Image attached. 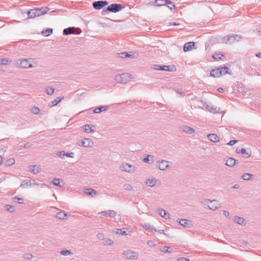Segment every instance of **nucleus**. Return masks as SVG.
I'll return each mask as SVG.
<instances>
[{
	"mask_svg": "<svg viewBox=\"0 0 261 261\" xmlns=\"http://www.w3.org/2000/svg\"><path fill=\"white\" fill-rule=\"evenodd\" d=\"M31 60V59H23L21 60H19L16 62L15 65L16 66L19 67L20 68H30L33 66Z\"/></svg>",
	"mask_w": 261,
	"mask_h": 261,
	"instance_id": "nucleus-1",
	"label": "nucleus"
},
{
	"mask_svg": "<svg viewBox=\"0 0 261 261\" xmlns=\"http://www.w3.org/2000/svg\"><path fill=\"white\" fill-rule=\"evenodd\" d=\"M124 258L129 260H136L138 259V253L134 251L128 250L122 253Z\"/></svg>",
	"mask_w": 261,
	"mask_h": 261,
	"instance_id": "nucleus-2",
	"label": "nucleus"
},
{
	"mask_svg": "<svg viewBox=\"0 0 261 261\" xmlns=\"http://www.w3.org/2000/svg\"><path fill=\"white\" fill-rule=\"evenodd\" d=\"M152 69L155 70H164L169 71H174L176 68L174 65H164L161 66L159 65H153L152 67Z\"/></svg>",
	"mask_w": 261,
	"mask_h": 261,
	"instance_id": "nucleus-3",
	"label": "nucleus"
},
{
	"mask_svg": "<svg viewBox=\"0 0 261 261\" xmlns=\"http://www.w3.org/2000/svg\"><path fill=\"white\" fill-rule=\"evenodd\" d=\"M242 39V38L240 36L238 35H228L226 37H224L222 39V41L223 43H234L235 41L239 42Z\"/></svg>",
	"mask_w": 261,
	"mask_h": 261,
	"instance_id": "nucleus-4",
	"label": "nucleus"
},
{
	"mask_svg": "<svg viewBox=\"0 0 261 261\" xmlns=\"http://www.w3.org/2000/svg\"><path fill=\"white\" fill-rule=\"evenodd\" d=\"M119 168L121 171L129 173H134L136 170V167L134 166L126 163L121 164L120 165Z\"/></svg>",
	"mask_w": 261,
	"mask_h": 261,
	"instance_id": "nucleus-5",
	"label": "nucleus"
},
{
	"mask_svg": "<svg viewBox=\"0 0 261 261\" xmlns=\"http://www.w3.org/2000/svg\"><path fill=\"white\" fill-rule=\"evenodd\" d=\"M169 162L164 160L158 161L156 162V167L161 170L165 171L170 167Z\"/></svg>",
	"mask_w": 261,
	"mask_h": 261,
	"instance_id": "nucleus-6",
	"label": "nucleus"
},
{
	"mask_svg": "<svg viewBox=\"0 0 261 261\" xmlns=\"http://www.w3.org/2000/svg\"><path fill=\"white\" fill-rule=\"evenodd\" d=\"M129 79V74L127 73H124L118 74L115 76V80L119 83L125 84Z\"/></svg>",
	"mask_w": 261,
	"mask_h": 261,
	"instance_id": "nucleus-7",
	"label": "nucleus"
},
{
	"mask_svg": "<svg viewBox=\"0 0 261 261\" xmlns=\"http://www.w3.org/2000/svg\"><path fill=\"white\" fill-rule=\"evenodd\" d=\"M81 30L79 28H75L74 27H69L63 30V34L64 35H69L70 34H80L81 33Z\"/></svg>",
	"mask_w": 261,
	"mask_h": 261,
	"instance_id": "nucleus-8",
	"label": "nucleus"
},
{
	"mask_svg": "<svg viewBox=\"0 0 261 261\" xmlns=\"http://www.w3.org/2000/svg\"><path fill=\"white\" fill-rule=\"evenodd\" d=\"M122 7L121 4H112L107 7V10L109 12L116 13L121 10Z\"/></svg>",
	"mask_w": 261,
	"mask_h": 261,
	"instance_id": "nucleus-9",
	"label": "nucleus"
},
{
	"mask_svg": "<svg viewBox=\"0 0 261 261\" xmlns=\"http://www.w3.org/2000/svg\"><path fill=\"white\" fill-rule=\"evenodd\" d=\"M93 144V140L90 138H84L80 143H77L78 145L84 147H92Z\"/></svg>",
	"mask_w": 261,
	"mask_h": 261,
	"instance_id": "nucleus-10",
	"label": "nucleus"
},
{
	"mask_svg": "<svg viewBox=\"0 0 261 261\" xmlns=\"http://www.w3.org/2000/svg\"><path fill=\"white\" fill-rule=\"evenodd\" d=\"M108 4V2L107 1H99L93 2L92 5L94 9L99 10Z\"/></svg>",
	"mask_w": 261,
	"mask_h": 261,
	"instance_id": "nucleus-11",
	"label": "nucleus"
},
{
	"mask_svg": "<svg viewBox=\"0 0 261 261\" xmlns=\"http://www.w3.org/2000/svg\"><path fill=\"white\" fill-rule=\"evenodd\" d=\"M146 184L150 187H152L155 185H159L161 184L160 180L154 178H150L147 179Z\"/></svg>",
	"mask_w": 261,
	"mask_h": 261,
	"instance_id": "nucleus-12",
	"label": "nucleus"
},
{
	"mask_svg": "<svg viewBox=\"0 0 261 261\" xmlns=\"http://www.w3.org/2000/svg\"><path fill=\"white\" fill-rule=\"evenodd\" d=\"M48 9L45 8H34V17L36 16H40L41 15L44 14L47 12Z\"/></svg>",
	"mask_w": 261,
	"mask_h": 261,
	"instance_id": "nucleus-13",
	"label": "nucleus"
},
{
	"mask_svg": "<svg viewBox=\"0 0 261 261\" xmlns=\"http://www.w3.org/2000/svg\"><path fill=\"white\" fill-rule=\"evenodd\" d=\"M221 207V203L217 200L214 199L211 200L210 203L209 209L212 211H215L218 208Z\"/></svg>",
	"mask_w": 261,
	"mask_h": 261,
	"instance_id": "nucleus-14",
	"label": "nucleus"
},
{
	"mask_svg": "<svg viewBox=\"0 0 261 261\" xmlns=\"http://www.w3.org/2000/svg\"><path fill=\"white\" fill-rule=\"evenodd\" d=\"M177 221L179 223L180 225H181L182 226L184 227H187L189 228L191 227L192 226V223L191 221L186 219H178L177 220Z\"/></svg>",
	"mask_w": 261,
	"mask_h": 261,
	"instance_id": "nucleus-15",
	"label": "nucleus"
},
{
	"mask_svg": "<svg viewBox=\"0 0 261 261\" xmlns=\"http://www.w3.org/2000/svg\"><path fill=\"white\" fill-rule=\"evenodd\" d=\"M203 106L206 109L210 112L211 113H217L219 110V109H218L217 107H214L213 106L211 105H208L206 103H203Z\"/></svg>",
	"mask_w": 261,
	"mask_h": 261,
	"instance_id": "nucleus-16",
	"label": "nucleus"
},
{
	"mask_svg": "<svg viewBox=\"0 0 261 261\" xmlns=\"http://www.w3.org/2000/svg\"><path fill=\"white\" fill-rule=\"evenodd\" d=\"M237 153H241L245 158H249L250 156L251 152L247 151L245 148L237 149Z\"/></svg>",
	"mask_w": 261,
	"mask_h": 261,
	"instance_id": "nucleus-17",
	"label": "nucleus"
},
{
	"mask_svg": "<svg viewBox=\"0 0 261 261\" xmlns=\"http://www.w3.org/2000/svg\"><path fill=\"white\" fill-rule=\"evenodd\" d=\"M180 130L187 134H192L194 133L195 130L188 125H184L180 127Z\"/></svg>",
	"mask_w": 261,
	"mask_h": 261,
	"instance_id": "nucleus-18",
	"label": "nucleus"
},
{
	"mask_svg": "<svg viewBox=\"0 0 261 261\" xmlns=\"http://www.w3.org/2000/svg\"><path fill=\"white\" fill-rule=\"evenodd\" d=\"M84 130L86 133H92L95 132L93 128H95V126L93 125L86 124L83 126Z\"/></svg>",
	"mask_w": 261,
	"mask_h": 261,
	"instance_id": "nucleus-19",
	"label": "nucleus"
},
{
	"mask_svg": "<svg viewBox=\"0 0 261 261\" xmlns=\"http://www.w3.org/2000/svg\"><path fill=\"white\" fill-rule=\"evenodd\" d=\"M158 211L159 214L161 217L165 218V219H169L170 214L169 213L167 212L165 210H164L162 208H159Z\"/></svg>",
	"mask_w": 261,
	"mask_h": 261,
	"instance_id": "nucleus-20",
	"label": "nucleus"
},
{
	"mask_svg": "<svg viewBox=\"0 0 261 261\" xmlns=\"http://www.w3.org/2000/svg\"><path fill=\"white\" fill-rule=\"evenodd\" d=\"M207 137L212 142H218L219 141V137L215 134H210L207 136Z\"/></svg>",
	"mask_w": 261,
	"mask_h": 261,
	"instance_id": "nucleus-21",
	"label": "nucleus"
},
{
	"mask_svg": "<svg viewBox=\"0 0 261 261\" xmlns=\"http://www.w3.org/2000/svg\"><path fill=\"white\" fill-rule=\"evenodd\" d=\"M211 75L214 77H219L221 76V72L219 68L215 69L211 71Z\"/></svg>",
	"mask_w": 261,
	"mask_h": 261,
	"instance_id": "nucleus-22",
	"label": "nucleus"
},
{
	"mask_svg": "<svg viewBox=\"0 0 261 261\" xmlns=\"http://www.w3.org/2000/svg\"><path fill=\"white\" fill-rule=\"evenodd\" d=\"M154 158L153 155L148 154L146 158L143 159V161L146 163L152 164L154 161Z\"/></svg>",
	"mask_w": 261,
	"mask_h": 261,
	"instance_id": "nucleus-23",
	"label": "nucleus"
},
{
	"mask_svg": "<svg viewBox=\"0 0 261 261\" xmlns=\"http://www.w3.org/2000/svg\"><path fill=\"white\" fill-rule=\"evenodd\" d=\"M194 46V43L192 42H187L185 44L184 46V50L185 51H189L192 49Z\"/></svg>",
	"mask_w": 261,
	"mask_h": 261,
	"instance_id": "nucleus-24",
	"label": "nucleus"
},
{
	"mask_svg": "<svg viewBox=\"0 0 261 261\" xmlns=\"http://www.w3.org/2000/svg\"><path fill=\"white\" fill-rule=\"evenodd\" d=\"M237 162V160H235L233 158H230L226 160L225 165L229 167H232L235 165Z\"/></svg>",
	"mask_w": 261,
	"mask_h": 261,
	"instance_id": "nucleus-25",
	"label": "nucleus"
},
{
	"mask_svg": "<svg viewBox=\"0 0 261 261\" xmlns=\"http://www.w3.org/2000/svg\"><path fill=\"white\" fill-rule=\"evenodd\" d=\"M85 192L87 195H90L92 197L96 196L97 195L96 191L91 188L86 189Z\"/></svg>",
	"mask_w": 261,
	"mask_h": 261,
	"instance_id": "nucleus-26",
	"label": "nucleus"
},
{
	"mask_svg": "<svg viewBox=\"0 0 261 261\" xmlns=\"http://www.w3.org/2000/svg\"><path fill=\"white\" fill-rule=\"evenodd\" d=\"M109 107L108 106H101L100 107H98V108H95L94 110H93V113H99L101 112H103V111H106V110H108Z\"/></svg>",
	"mask_w": 261,
	"mask_h": 261,
	"instance_id": "nucleus-27",
	"label": "nucleus"
},
{
	"mask_svg": "<svg viewBox=\"0 0 261 261\" xmlns=\"http://www.w3.org/2000/svg\"><path fill=\"white\" fill-rule=\"evenodd\" d=\"M52 33L53 29L50 28L47 29L45 30H43L41 32L42 35L45 37L50 35Z\"/></svg>",
	"mask_w": 261,
	"mask_h": 261,
	"instance_id": "nucleus-28",
	"label": "nucleus"
},
{
	"mask_svg": "<svg viewBox=\"0 0 261 261\" xmlns=\"http://www.w3.org/2000/svg\"><path fill=\"white\" fill-rule=\"evenodd\" d=\"M234 221L236 223L239 224L243 225L244 223L245 220L243 218L236 216L234 218Z\"/></svg>",
	"mask_w": 261,
	"mask_h": 261,
	"instance_id": "nucleus-29",
	"label": "nucleus"
},
{
	"mask_svg": "<svg viewBox=\"0 0 261 261\" xmlns=\"http://www.w3.org/2000/svg\"><path fill=\"white\" fill-rule=\"evenodd\" d=\"M67 214L63 212H59L57 213L56 217L60 219H64L67 217Z\"/></svg>",
	"mask_w": 261,
	"mask_h": 261,
	"instance_id": "nucleus-30",
	"label": "nucleus"
},
{
	"mask_svg": "<svg viewBox=\"0 0 261 261\" xmlns=\"http://www.w3.org/2000/svg\"><path fill=\"white\" fill-rule=\"evenodd\" d=\"M210 202L211 200L210 199H205L201 202V205L203 207L205 208L206 206H207L209 208Z\"/></svg>",
	"mask_w": 261,
	"mask_h": 261,
	"instance_id": "nucleus-31",
	"label": "nucleus"
},
{
	"mask_svg": "<svg viewBox=\"0 0 261 261\" xmlns=\"http://www.w3.org/2000/svg\"><path fill=\"white\" fill-rule=\"evenodd\" d=\"M219 68L221 72V75L225 74L226 73L230 74V73L228 72L229 68L228 67H220Z\"/></svg>",
	"mask_w": 261,
	"mask_h": 261,
	"instance_id": "nucleus-32",
	"label": "nucleus"
},
{
	"mask_svg": "<svg viewBox=\"0 0 261 261\" xmlns=\"http://www.w3.org/2000/svg\"><path fill=\"white\" fill-rule=\"evenodd\" d=\"M5 208L7 211L9 212L10 213L14 212L15 210L14 206L10 204H6L5 206Z\"/></svg>",
	"mask_w": 261,
	"mask_h": 261,
	"instance_id": "nucleus-33",
	"label": "nucleus"
},
{
	"mask_svg": "<svg viewBox=\"0 0 261 261\" xmlns=\"http://www.w3.org/2000/svg\"><path fill=\"white\" fill-rule=\"evenodd\" d=\"M166 0H155L154 4L157 6H162L166 5Z\"/></svg>",
	"mask_w": 261,
	"mask_h": 261,
	"instance_id": "nucleus-34",
	"label": "nucleus"
},
{
	"mask_svg": "<svg viewBox=\"0 0 261 261\" xmlns=\"http://www.w3.org/2000/svg\"><path fill=\"white\" fill-rule=\"evenodd\" d=\"M73 254V252L69 250H64L60 252V254L63 256L72 255Z\"/></svg>",
	"mask_w": 261,
	"mask_h": 261,
	"instance_id": "nucleus-35",
	"label": "nucleus"
},
{
	"mask_svg": "<svg viewBox=\"0 0 261 261\" xmlns=\"http://www.w3.org/2000/svg\"><path fill=\"white\" fill-rule=\"evenodd\" d=\"M253 177V175L250 173H244L242 176V178L245 180H248L250 179Z\"/></svg>",
	"mask_w": 261,
	"mask_h": 261,
	"instance_id": "nucleus-36",
	"label": "nucleus"
},
{
	"mask_svg": "<svg viewBox=\"0 0 261 261\" xmlns=\"http://www.w3.org/2000/svg\"><path fill=\"white\" fill-rule=\"evenodd\" d=\"M114 244V241L111 239H105L103 244L104 245H112Z\"/></svg>",
	"mask_w": 261,
	"mask_h": 261,
	"instance_id": "nucleus-37",
	"label": "nucleus"
},
{
	"mask_svg": "<svg viewBox=\"0 0 261 261\" xmlns=\"http://www.w3.org/2000/svg\"><path fill=\"white\" fill-rule=\"evenodd\" d=\"M15 160L14 158H11L9 159H8L5 162V165L8 166H11L15 164Z\"/></svg>",
	"mask_w": 261,
	"mask_h": 261,
	"instance_id": "nucleus-38",
	"label": "nucleus"
},
{
	"mask_svg": "<svg viewBox=\"0 0 261 261\" xmlns=\"http://www.w3.org/2000/svg\"><path fill=\"white\" fill-rule=\"evenodd\" d=\"M31 180L28 181H23L22 183L21 184L20 187L23 188H26L28 187L31 186Z\"/></svg>",
	"mask_w": 261,
	"mask_h": 261,
	"instance_id": "nucleus-39",
	"label": "nucleus"
},
{
	"mask_svg": "<svg viewBox=\"0 0 261 261\" xmlns=\"http://www.w3.org/2000/svg\"><path fill=\"white\" fill-rule=\"evenodd\" d=\"M1 65H8L11 62V60L8 58L1 59Z\"/></svg>",
	"mask_w": 261,
	"mask_h": 261,
	"instance_id": "nucleus-40",
	"label": "nucleus"
},
{
	"mask_svg": "<svg viewBox=\"0 0 261 261\" xmlns=\"http://www.w3.org/2000/svg\"><path fill=\"white\" fill-rule=\"evenodd\" d=\"M166 5L170 10H172L175 8L174 4L170 0H166Z\"/></svg>",
	"mask_w": 261,
	"mask_h": 261,
	"instance_id": "nucleus-41",
	"label": "nucleus"
},
{
	"mask_svg": "<svg viewBox=\"0 0 261 261\" xmlns=\"http://www.w3.org/2000/svg\"><path fill=\"white\" fill-rule=\"evenodd\" d=\"M224 55L220 53H215L213 56V58L216 60L222 59Z\"/></svg>",
	"mask_w": 261,
	"mask_h": 261,
	"instance_id": "nucleus-42",
	"label": "nucleus"
},
{
	"mask_svg": "<svg viewBox=\"0 0 261 261\" xmlns=\"http://www.w3.org/2000/svg\"><path fill=\"white\" fill-rule=\"evenodd\" d=\"M52 184L55 186H59L60 187H62V186L60 185V179L59 178H54L52 181Z\"/></svg>",
	"mask_w": 261,
	"mask_h": 261,
	"instance_id": "nucleus-43",
	"label": "nucleus"
},
{
	"mask_svg": "<svg viewBox=\"0 0 261 261\" xmlns=\"http://www.w3.org/2000/svg\"><path fill=\"white\" fill-rule=\"evenodd\" d=\"M13 201L15 202H17L18 203L21 204L23 203V199L21 198H19L17 197H14L13 198Z\"/></svg>",
	"mask_w": 261,
	"mask_h": 261,
	"instance_id": "nucleus-44",
	"label": "nucleus"
},
{
	"mask_svg": "<svg viewBox=\"0 0 261 261\" xmlns=\"http://www.w3.org/2000/svg\"><path fill=\"white\" fill-rule=\"evenodd\" d=\"M123 189L125 190L131 191L133 189V187L132 185L128 184H124L123 186Z\"/></svg>",
	"mask_w": 261,
	"mask_h": 261,
	"instance_id": "nucleus-45",
	"label": "nucleus"
},
{
	"mask_svg": "<svg viewBox=\"0 0 261 261\" xmlns=\"http://www.w3.org/2000/svg\"><path fill=\"white\" fill-rule=\"evenodd\" d=\"M116 233L117 234H121L122 235H127V233H126V231L125 230V228L117 229Z\"/></svg>",
	"mask_w": 261,
	"mask_h": 261,
	"instance_id": "nucleus-46",
	"label": "nucleus"
},
{
	"mask_svg": "<svg viewBox=\"0 0 261 261\" xmlns=\"http://www.w3.org/2000/svg\"><path fill=\"white\" fill-rule=\"evenodd\" d=\"M41 169L40 166L34 165V174H37L40 172Z\"/></svg>",
	"mask_w": 261,
	"mask_h": 261,
	"instance_id": "nucleus-47",
	"label": "nucleus"
},
{
	"mask_svg": "<svg viewBox=\"0 0 261 261\" xmlns=\"http://www.w3.org/2000/svg\"><path fill=\"white\" fill-rule=\"evenodd\" d=\"M161 251L164 252H171V248L168 246H163Z\"/></svg>",
	"mask_w": 261,
	"mask_h": 261,
	"instance_id": "nucleus-48",
	"label": "nucleus"
},
{
	"mask_svg": "<svg viewBox=\"0 0 261 261\" xmlns=\"http://www.w3.org/2000/svg\"><path fill=\"white\" fill-rule=\"evenodd\" d=\"M61 100V99L60 98V97H58L56 98L54 100L51 101L52 105L51 106V107L56 106L58 103L60 102Z\"/></svg>",
	"mask_w": 261,
	"mask_h": 261,
	"instance_id": "nucleus-49",
	"label": "nucleus"
},
{
	"mask_svg": "<svg viewBox=\"0 0 261 261\" xmlns=\"http://www.w3.org/2000/svg\"><path fill=\"white\" fill-rule=\"evenodd\" d=\"M142 226L143 228H144L145 229H146V230H151V231H152L153 226H152L150 225H148L147 224H144L142 225Z\"/></svg>",
	"mask_w": 261,
	"mask_h": 261,
	"instance_id": "nucleus-50",
	"label": "nucleus"
},
{
	"mask_svg": "<svg viewBox=\"0 0 261 261\" xmlns=\"http://www.w3.org/2000/svg\"><path fill=\"white\" fill-rule=\"evenodd\" d=\"M109 216L111 218H115L116 216L117 213L113 210H108Z\"/></svg>",
	"mask_w": 261,
	"mask_h": 261,
	"instance_id": "nucleus-51",
	"label": "nucleus"
},
{
	"mask_svg": "<svg viewBox=\"0 0 261 261\" xmlns=\"http://www.w3.org/2000/svg\"><path fill=\"white\" fill-rule=\"evenodd\" d=\"M46 92L48 95H52L54 92V89L52 87L46 88Z\"/></svg>",
	"mask_w": 261,
	"mask_h": 261,
	"instance_id": "nucleus-52",
	"label": "nucleus"
},
{
	"mask_svg": "<svg viewBox=\"0 0 261 261\" xmlns=\"http://www.w3.org/2000/svg\"><path fill=\"white\" fill-rule=\"evenodd\" d=\"M63 156H66L67 157L72 158L74 157V153L73 152L63 153Z\"/></svg>",
	"mask_w": 261,
	"mask_h": 261,
	"instance_id": "nucleus-53",
	"label": "nucleus"
},
{
	"mask_svg": "<svg viewBox=\"0 0 261 261\" xmlns=\"http://www.w3.org/2000/svg\"><path fill=\"white\" fill-rule=\"evenodd\" d=\"M23 257L27 259H30L33 257V255L31 253H25L23 255Z\"/></svg>",
	"mask_w": 261,
	"mask_h": 261,
	"instance_id": "nucleus-54",
	"label": "nucleus"
},
{
	"mask_svg": "<svg viewBox=\"0 0 261 261\" xmlns=\"http://www.w3.org/2000/svg\"><path fill=\"white\" fill-rule=\"evenodd\" d=\"M97 238L99 240H103L105 239L104 234L102 233H99L97 234Z\"/></svg>",
	"mask_w": 261,
	"mask_h": 261,
	"instance_id": "nucleus-55",
	"label": "nucleus"
},
{
	"mask_svg": "<svg viewBox=\"0 0 261 261\" xmlns=\"http://www.w3.org/2000/svg\"><path fill=\"white\" fill-rule=\"evenodd\" d=\"M127 53H126V52H123V53L118 54V56L120 58H126L127 57Z\"/></svg>",
	"mask_w": 261,
	"mask_h": 261,
	"instance_id": "nucleus-56",
	"label": "nucleus"
},
{
	"mask_svg": "<svg viewBox=\"0 0 261 261\" xmlns=\"http://www.w3.org/2000/svg\"><path fill=\"white\" fill-rule=\"evenodd\" d=\"M147 245L150 247H154L155 246V244L154 243V242L151 240L148 241L147 242Z\"/></svg>",
	"mask_w": 261,
	"mask_h": 261,
	"instance_id": "nucleus-57",
	"label": "nucleus"
},
{
	"mask_svg": "<svg viewBox=\"0 0 261 261\" xmlns=\"http://www.w3.org/2000/svg\"><path fill=\"white\" fill-rule=\"evenodd\" d=\"M237 142V140H230L227 144L228 145L231 146V145H234Z\"/></svg>",
	"mask_w": 261,
	"mask_h": 261,
	"instance_id": "nucleus-58",
	"label": "nucleus"
},
{
	"mask_svg": "<svg viewBox=\"0 0 261 261\" xmlns=\"http://www.w3.org/2000/svg\"><path fill=\"white\" fill-rule=\"evenodd\" d=\"M223 215L227 218H229V213L226 211H223Z\"/></svg>",
	"mask_w": 261,
	"mask_h": 261,
	"instance_id": "nucleus-59",
	"label": "nucleus"
},
{
	"mask_svg": "<svg viewBox=\"0 0 261 261\" xmlns=\"http://www.w3.org/2000/svg\"><path fill=\"white\" fill-rule=\"evenodd\" d=\"M189 259L187 258L186 257H180L178 258L177 261H189Z\"/></svg>",
	"mask_w": 261,
	"mask_h": 261,
	"instance_id": "nucleus-60",
	"label": "nucleus"
},
{
	"mask_svg": "<svg viewBox=\"0 0 261 261\" xmlns=\"http://www.w3.org/2000/svg\"><path fill=\"white\" fill-rule=\"evenodd\" d=\"M39 111L40 110L38 108L34 107V114H38L39 113Z\"/></svg>",
	"mask_w": 261,
	"mask_h": 261,
	"instance_id": "nucleus-61",
	"label": "nucleus"
},
{
	"mask_svg": "<svg viewBox=\"0 0 261 261\" xmlns=\"http://www.w3.org/2000/svg\"><path fill=\"white\" fill-rule=\"evenodd\" d=\"M63 153H65L64 151H61L58 153L59 156L62 159H63L64 156H63Z\"/></svg>",
	"mask_w": 261,
	"mask_h": 261,
	"instance_id": "nucleus-62",
	"label": "nucleus"
},
{
	"mask_svg": "<svg viewBox=\"0 0 261 261\" xmlns=\"http://www.w3.org/2000/svg\"><path fill=\"white\" fill-rule=\"evenodd\" d=\"M101 214H103L104 216H106L107 215H109L108 210L101 212Z\"/></svg>",
	"mask_w": 261,
	"mask_h": 261,
	"instance_id": "nucleus-63",
	"label": "nucleus"
},
{
	"mask_svg": "<svg viewBox=\"0 0 261 261\" xmlns=\"http://www.w3.org/2000/svg\"><path fill=\"white\" fill-rule=\"evenodd\" d=\"M31 146V143H27L25 144L24 145V147L25 148H29Z\"/></svg>",
	"mask_w": 261,
	"mask_h": 261,
	"instance_id": "nucleus-64",
	"label": "nucleus"
}]
</instances>
